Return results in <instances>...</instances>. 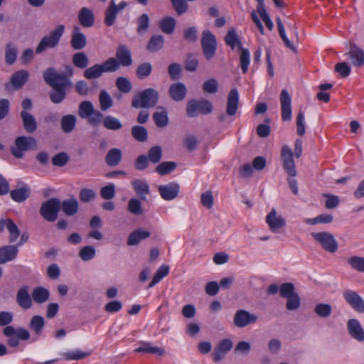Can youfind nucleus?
I'll use <instances>...</instances> for the list:
<instances>
[{"instance_id":"nucleus-1","label":"nucleus","mask_w":364,"mask_h":364,"mask_svg":"<svg viewBox=\"0 0 364 364\" xmlns=\"http://www.w3.org/2000/svg\"><path fill=\"white\" fill-rule=\"evenodd\" d=\"M159 99L156 90L148 88L136 94L132 99V106L134 108H150L154 107Z\"/></svg>"},{"instance_id":"nucleus-2","label":"nucleus","mask_w":364,"mask_h":364,"mask_svg":"<svg viewBox=\"0 0 364 364\" xmlns=\"http://www.w3.org/2000/svg\"><path fill=\"white\" fill-rule=\"evenodd\" d=\"M64 31V25L60 24L57 26L54 29L50 31L48 35L42 38L36 49V53L39 54L43 53L47 48H53L56 47L58 45Z\"/></svg>"},{"instance_id":"nucleus-3","label":"nucleus","mask_w":364,"mask_h":364,"mask_svg":"<svg viewBox=\"0 0 364 364\" xmlns=\"http://www.w3.org/2000/svg\"><path fill=\"white\" fill-rule=\"evenodd\" d=\"M45 82L53 89H65L72 86V82L64 75L60 74L53 68H48L43 75Z\"/></svg>"},{"instance_id":"nucleus-4","label":"nucleus","mask_w":364,"mask_h":364,"mask_svg":"<svg viewBox=\"0 0 364 364\" xmlns=\"http://www.w3.org/2000/svg\"><path fill=\"white\" fill-rule=\"evenodd\" d=\"M37 148V141L32 136H18L15 140V146L11 148L14 156L21 159L23 152L28 150H35Z\"/></svg>"},{"instance_id":"nucleus-5","label":"nucleus","mask_w":364,"mask_h":364,"mask_svg":"<svg viewBox=\"0 0 364 364\" xmlns=\"http://www.w3.org/2000/svg\"><path fill=\"white\" fill-rule=\"evenodd\" d=\"M60 210V200L52 198L41 204L40 213L48 222H53L58 218V213Z\"/></svg>"},{"instance_id":"nucleus-6","label":"nucleus","mask_w":364,"mask_h":364,"mask_svg":"<svg viewBox=\"0 0 364 364\" xmlns=\"http://www.w3.org/2000/svg\"><path fill=\"white\" fill-rule=\"evenodd\" d=\"M201 47L203 53L206 60H211L215 55L217 50V40L213 33L205 30L202 33Z\"/></svg>"},{"instance_id":"nucleus-7","label":"nucleus","mask_w":364,"mask_h":364,"mask_svg":"<svg viewBox=\"0 0 364 364\" xmlns=\"http://www.w3.org/2000/svg\"><path fill=\"white\" fill-rule=\"evenodd\" d=\"M3 333L9 338L7 343L12 347L18 346L19 340L26 341L30 338L29 332L23 328H14L11 326H7L4 328Z\"/></svg>"},{"instance_id":"nucleus-8","label":"nucleus","mask_w":364,"mask_h":364,"mask_svg":"<svg viewBox=\"0 0 364 364\" xmlns=\"http://www.w3.org/2000/svg\"><path fill=\"white\" fill-rule=\"evenodd\" d=\"M311 236L325 250L331 253L337 251L338 242L331 233L328 232H312Z\"/></svg>"},{"instance_id":"nucleus-9","label":"nucleus","mask_w":364,"mask_h":364,"mask_svg":"<svg viewBox=\"0 0 364 364\" xmlns=\"http://www.w3.org/2000/svg\"><path fill=\"white\" fill-rule=\"evenodd\" d=\"M213 111L212 104L208 100L196 101L195 100L188 102L186 112L188 117H194L199 114H208Z\"/></svg>"},{"instance_id":"nucleus-10","label":"nucleus","mask_w":364,"mask_h":364,"mask_svg":"<svg viewBox=\"0 0 364 364\" xmlns=\"http://www.w3.org/2000/svg\"><path fill=\"white\" fill-rule=\"evenodd\" d=\"M281 160L282 161L283 168L288 176L295 177L296 176V166L293 158V152L289 146L285 145L282 147Z\"/></svg>"},{"instance_id":"nucleus-11","label":"nucleus","mask_w":364,"mask_h":364,"mask_svg":"<svg viewBox=\"0 0 364 364\" xmlns=\"http://www.w3.org/2000/svg\"><path fill=\"white\" fill-rule=\"evenodd\" d=\"M258 320L257 316L245 309H239L236 311L233 323L238 328H244L255 323Z\"/></svg>"},{"instance_id":"nucleus-12","label":"nucleus","mask_w":364,"mask_h":364,"mask_svg":"<svg viewBox=\"0 0 364 364\" xmlns=\"http://www.w3.org/2000/svg\"><path fill=\"white\" fill-rule=\"evenodd\" d=\"M265 222L269 226V230L272 232H278L280 229L286 226L285 219L274 208L267 215Z\"/></svg>"},{"instance_id":"nucleus-13","label":"nucleus","mask_w":364,"mask_h":364,"mask_svg":"<svg viewBox=\"0 0 364 364\" xmlns=\"http://www.w3.org/2000/svg\"><path fill=\"white\" fill-rule=\"evenodd\" d=\"M349 336L359 343L364 342V328L357 318H350L346 324Z\"/></svg>"},{"instance_id":"nucleus-14","label":"nucleus","mask_w":364,"mask_h":364,"mask_svg":"<svg viewBox=\"0 0 364 364\" xmlns=\"http://www.w3.org/2000/svg\"><path fill=\"white\" fill-rule=\"evenodd\" d=\"M346 301L358 313H364V301L355 291L347 289L343 293Z\"/></svg>"},{"instance_id":"nucleus-15","label":"nucleus","mask_w":364,"mask_h":364,"mask_svg":"<svg viewBox=\"0 0 364 364\" xmlns=\"http://www.w3.org/2000/svg\"><path fill=\"white\" fill-rule=\"evenodd\" d=\"M282 118L284 121L291 119V98L287 90H282L279 96Z\"/></svg>"},{"instance_id":"nucleus-16","label":"nucleus","mask_w":364,"mask_h":364,"mask_svg":"<svg viewBox=\"0 0 364 364\" xmlns=\"http://www.w3.org/2000/svg\"><path fill=\"white\" fill-rule=\"evenodd\" d=\"M355 67H361L364 65V50L358 46L355 43L350 44L349 51L346 54Z\"/></svg>"},{"instance_id":"nucleus-17","label":"nucleus","mask_w":364,"mask_h":364,"mask_svg":"<svg viewBox=\"0 0 364 364\" xmlns=\"http://www.w3.org/2000/svg\"><path fill=\"white\" fill-rule=\"evenodd\" d=\"M18 254V246L7 245L0 248V264H4L16 259Z\"/></svg>"},{"instance_id":"nucleus-18","label":"nucleus","mask_w":364,"mask_h":364,"mask_svg":"<svg viewBox=\"0 0 364 364\" xmlns=\"http://www.w3.org/2000/svg\"><path fill=\"white\" fill-rule=\"evenodd\" d=\"M4 228L9 232V242H15L20 236V230L17 225L11 219H1L0 220V232H2Z\"/></svg>"},{"instance_id":"nucleus-19","label":"nucleus","mask_w":364,"mask_h":364,"mask_svg":"<svg viewBox=\"0 0 364 364\" xmlns=\"http://www.w3.org/2000/svg\"><path fill=\"white\" fill-rule=\"evenodd\" d=\"M87 44L86 36L81 32L80 28L75 26L71 33L70 45L76 50L83 49Z\"/></svg>"},{"instance_id":"nucleus-20","label":"nucleus","mask_w":364,"mask_h":364,"mask_svg":"<svg viewBox=\"0 0 364 364\" xmlns=\"http://www.w3.org/2000/svg\"><path fill=\"white\" fill-rule=\"evenodd\" d=\"M28 287H21L16 294V302L23 309H28L32 306V298L28 293Z\"/></svg>"},{"instance_id":"nucleus-21","label":"nucleus","mask_w":364,"mask_h":364,"mask_svg":"<svg viewBox=\"0 0 364 364\" xmlns=\"http://www.w3.org/2000/svg\"><path fill=\"white\" fill-rule=\"evenodd\" d=\"M179 190V185L174 182L161 186V197L166 200H172L178 196Z\"/></svg>"},{"instance_id":"nucleus-22","label":"nucleus","mask_w":364,"mask_h":364,"mask_svg":"<svg viewBox=\"0 0 364 364\" xmlns=\"http://www.w3.org/2000/svg\"><path fill=\"white\" fill-rule=\"evenodd\" d=\"M77 18L80 24L85 28H90L95 23L93 11L87 7H82L80 9L77 15Z\"/></svg>"},{"instance_id":"nucleus-23","label":"nucleus","mask_w":364,"mask_h":364,"mask_svg":"<svg viewBox=\"0 0 364 364\" xmlns=\"http://www.w3.org/2000/svg\"><path fill=\"white\" fill-rule=\"evenodd\" d=\"M232 348V342L230 339L222 340L214 350L213 354L214 361H220Z\"/></svg>"},{"instance_id":"nucleus-24","label":"nucleus","mask_w":364,"mask_h":364,"mask_svg":"<svg viewBox=\"0 0 364 364\" xmlns=\"http://www.w3.org/2000/svg\"><path fill=\"white\" fill-rule=\"evenodd\" d=\"M79 209V203L74 197L66 199L60 202V210L67 216L75 215Z\"/></svg>"},{"instance_id":"nucleus-25","label":"nucleus","mask_w":364,"mask_h":364,"mask_svg":"<svg viewBox=\"0 0 364 364\" xmlns=\"http://www.w3.org/2000/svg\"><path fill=\"white\" fill-rule=\"evenodd\" d=\"M239 102V94L237 89H232L228 97L226 112L229 116L235 114L237 110Z\"/></svg>"},{"instance_id":"nucleus-26","label":"nucleus","mask_w":364,"mask_h":364,"mask_svg":"<svg viewBox=\"0 0 364 364\" xmlns=\"http://www.w3.org/2000/svg\"><path fill=\"white\" fill-rule=\"evenodd\" d=\"M29 73L26 70H18L15 72L11 77V83L16 90L21 88L28 81Z\"/></svg>"},{"instance_id":"nucleus-27","label":"nucleus","mask_w":364,"mask_h":364,"mask_svg":"<svg viewBox=\"0 0 364 364\" xmlns=\"http://www.w3.org/2000/svg\"><path fill=\"white\" fill-rule=\"evenodd\" d=\"M116 56L119 65L129 66L132 63L131 53L125 46H119L117 48Z\"/></svg>"},{"instance_id":"nucleus-28","label":"nucleus","mask_w":364,"mask_h":364,"mask_svg":"<svg viewBox=\"0 0 364 364\" xmlns=\"http://www.w3.org/2000/svg\"><path fill=\"white\" fill-rule=\"evenodd\" d=\"M150 236L149 231L144 230L141 228L137 229L131 232L127 239V245L134 246L138 245L142 240H144Z\"/></svg>"},{"instance_id":"nucleus-29","label":"nucleus","mask_w":364,"mask_h":364,"mask_svg":"<svg viewBox=\"0 0 364 364\" xmlns=\"http://www.w3.org/2000/svg\"><path fill=\"white\" fill-rule=\"evenodd\" d=\"M20 114L26 131L28 133H33L37 129V123L34 117L26 111H21Z\"/></svg>"},{"instance_id":"nucleus-30","label":"nucleus","mask_w":364,"mask_h":364,"mask_svg":"<svg viewBox=\"0 0 364 364\" xmlns=\"http://www.w3.org/2000/svg\"><path fill=\"white\" fill-rule=\"evenodd\" d=\"M132 185L136 193L142 200H146V196L149 194V185L144 181L134 179L132 181Z\"/></svg>"},{"instance_id":"nucleus-31","label":"nucleus","mask_w":364,"mask_h":364,"mask_svg":"<svg viewBox=\"0 0 364 364\" xmlns=\"http://www.w3.org/2000/svg\"><path fill=\"white\" fill-rule=\"evenodd\" d=\"M32 299L38 304L46 302L50 297V291L45 287H38L33 289Z\"/></svg>"},{"instance_id":"nucleus-32","label":"nucleus","mask_w":364,"mask_h":364,"mask_svg":"<svg viewBox=\"0 0 364 364\" xmlns=\"http://www.w3.org/2000/svg\"><path fill=\"white\" fill-rule=\"evenodd\" d=\"M169 93L174 100L181 101L186 95V86L181 82L175 83L171 86Z\"/></svg>"},{"instance_id":"nucleus-33","label":"nucleus","mask_w":364,"mask_h":364,"mask_svg":"<svg viewBox=\"0 0 364 364\" xmlns=\"http://www.w3.org/2000/svg\"><path fill=\"white\" fill-rule=\"evenodd\" d=\"M30 189L27 186L13 190L10 192L11 198L16 202L22 203L30 196Z\"/></svg>"},{"instance_id":"nucleus-34","label":"nucleus","mask_w":364,"mask_h":364,"mask_svg":"<svg viewBox=\"0 0 364 364\" xmlns=\"http://www.w3.org/2000/svg\"><path fill=\"white\" fill-rule=\"evenodd\" d=\"M122 158V151L117 148L111 149L105 158L107 164L109 166H115L119 164Z\"/></svg>"},{"instance_id":"nucleus-35","label":"nucleus","mask_w":364,"mask_h":364,"mask_svg":"<svg viewBox=\"0 0 364 364\" xmlns=\"http://www.w3.org/2000/svg\"><path fill=\"white\" fill-rule=\"evenodd\" d=\"M77 118L75 115L68 114L61 118V129L65 133L71 132L75 127Z\"/></svg>"},{"instance_id":"nucleus-36","label":"nucleus","mask_w":364,"mask_h":364,"mask_svg":"<svg viewBox=\"0 0 364 364\" xmlns=\"http://www.w3.org/2000/svg\"><path fill=\"white\" fill-rule=\"evenodd\" d=\"M131 133L134 139L139 142L143 143L148 139V132L143 126H133L131 129Z\"/></svg>"},{"instance_id":"nucleus-37","label":"nucleus","mask_w":364,"mask_h":364,"mask_svg":"<svg viewBox=\"0 0 364 364\" xmlns=\"http://www.w3.org/2000/svg\"><path fill=\"white\" fill-rule=\"evenodd\" d=\"M103 126L109 130L117 131L122 128L121 121L112 115H107L103 119Z\"/></svg>"},{"instance_id":"nucleus-38","label":"nucleus","mask_w":364,"mask_h":364,"mask_svg":"<svg viewBox=\"0 0 364 364\" xmlns=\"http://www.w3.org/2000/svg\"><path fill=\"white\" fill-rule=\"evenodd\" d=\"M73 65L80 69H85L89 65V58L83 52L75 53L72 58Z\"/></svg>"},{"instance_id":"nucleus-39","label":"nucleus","mask_w":364,"mask_h":364,"mask_svg":"<svg viewBox=\"0 0 364 364\" xmlns=\"http://www.w3.org/2000/svg\"><path fill=\"white\" fill-rule=\"evenodd\" d=\"M45 326V320L41 316H34L31 318L29 323V328L37 336L41 334L42 330Z\"/></svg>"},{"instance_id":"nucleus-40","label":"nucleus","mask_w":364,"mask_h":364,"mask_svg":"<svg viewBox=\"0 0 364 364\" xmlns=\"http://www.w3.org/2000/svg\"><path fill=\"white\" fill-rule=\"evenodd\" d=\"M119 13L116 10L115 3L110 2L108 8L105 11V24L107 26H112L116 20L117 16Z\"/></svg>"},{"instance_id":"nucleus-41","label":"nucleus","mask_w":364,"mask_h":364,"mask_svg":"<svg viewBox=\"0 0 364 364\" xmlns=\"http://www.w3.org/2000/svg\"><path fill=\"white\" fill-rule=\"evenodd\" d=\"M103 74L100 64H95L87 69L83 73L84 77L87 80H94L100 77Z\"/></svg>"},{"instance_id":"nucleus-42","label":"nucleus","mask_w":364,"mask_h":364,"mask_svg":"<svg viewBox=\"0 0 364 364\" xmlns=\"http://www.w3.org/2000/svg\"><path fill=\"white\" fill-rule=\"evenodd\" d=\"M62 358L66 360H82L89 355V353L83 352L80 349L60 353Z\"/></svg>"},{"instance_id":"nucleus-43","label":"nucleus","mask_w":364,"mask_h":364,"mask_svg":"<svg viewBox=\"0 0 364 364\" xmlns=\"http://www.w3.org/2000/svg\"><path fill=\"white\" fill-rule=\"evenodd\" d=\"M99 101L102 111H106L113 105V100L110 95L105 90L100 91Z\"/></svg>"},{"instance_id":"nucleus-44","label":"nucleus","mask_w":364,"mask_h":364,"mask_svg":"<svg viewBox=\"0 0 364 364\" xmlns=\"http://www.w3.org/2000/svg\"><path fill=\"white\" fill-rule=\"evenodd\" d=\"M128 211L134 215H141L144 213L141 203L137 198H131L127 204Z\"/></svg>"},{"instance_id":"nucleus-45","label":"nucleus","mask_w":364,"mask_h":364,"mask_svg":"<svg viewBox=\"0 0 364 364\" xmlns=\"http://www.w3.org/2000/svg\"><path fill=\"white\" fill-rule=\"evenodd\" d=\"M225 43L230 46L232 50L237 46L239 48H242V44L238 38L233 28L230 29L225 37Z\"/></svg>"},{"instance_id":"nucleus-46","label":"nucleus","mask_w":364,"mask_h":364,"mask_svg":"<svg viewBox=\"0 0 364 364\" xmlns=\"http://www.w3.org/2000/svg\"><path fill=\"white\" fill-rule=\"evenodd\" d=\"M95 111L93 105L90 101H83L79 105L78 114L82 119H87Z\"/></svg>"},{"instance_id":"nucleus-47","label":"nucleus","mask_w":364,"mask_h":364,"mask_svg":"<svg viewBox=\"0 0 364 364\" xmlns=\"http://www.w3.org/2000/svg\"><path fill=\"white\" fill-rule=\"evenodd\" d=\"M17 57L16 46L11 43H8L5 50L6 63L11 65L14 63Z\"/></svg>"},{"instance_id":"nucleus-48","label":"nucleus","mask_w":364,"mask_h":364,"mask_svg":"<svg viewBox=\"0 0 364 364\" xmlns=\"http://www.w3.org/2000/svg\"><path fill=\"white\" fill-rule=\"evenodd\" d=\"M95 255L96 250L91 245L84 246L79 251V257L85 262L91 260Z\"/></svg>"},{"instance_id":"nucleus-49","label":"nucleus","mask_w":364,"mask_h":364,"mask_svg":"<svg viewBox=\"0 0 364 364\" xmlns=\"http://www.w3.org/2000/svg\"><path fill=\"white\" fill-rule=\"evenodd\" d=\"M137 28L136 31L138 34L143 35L144 34L149 27V18L147 14H141L137 19L136 21Z\"/></svg>"},{"instance_id":"nucleus-50","label":"nucleus","mask_w":364,"mask_h":364,"mask_svg":"<svg viewBox=\"0 0 364 364\" xmlns=\"http://www.w3.org/2000/svg\"><path fill=\"white\" fill-rule=\"evenodd\" d=\"M175 27L176 21L173 17H165L161 20V30L165 33H172Z\"/></svg>"},{"instance_id":"nucleus-51","label":"nucleus","mask_w":364,"mask_h":364,"mask_svg":"<svg viewBox=\"0 0 364 364\" xmlns=\"http://www.w3.org/2000/svg\"><path fill=\"white\" fill-rule=\"evenodd\" d=\"M348 263L352 269L360 272H364V257L352 256L348 259Z\"/></svg>"},{"instance_id":"nucleus-52","label":"nucleus","mask_w":364,"mask_h":364,"mask_svg":"<svg viewBox=\"0 0 364 364\" xmlns=\"http://www.w3.org/2000/svg\"><path fill=\"white\" fill-rule=\"evenodd\" d=\"M314 312L320 317L327 318L332 313V307L328 304H318L314 307Z\"/></svg>"},{"instance_id":"nucleus-53","label":"nucleus","mask_w":364,"mask_h":364,"mask_svg":"<svg viewBox=\"0 0 364 364\" xmlns=\"http://www.w3.org/2000/svg\"><path fill=\"white\" fill-rule=\"evenodd\" d=\"M103 73H112L117 70L119 68V63L114 58H109L103 63L100 64Z\"/></svg>"},{"instance_id":"nucleus-54","label":"nucleus","mask_w":364,"mask_h":364,"mask_svg":"<svg viewBox=\"0 0 364 364\" xmlns=\"http://www.w3.org/2000/svg\"><path fill=\"white\" fill-rule=\"evenodd\" d=\"M250 62V54L247 48H241V54L240 56V63L241 70L243 73H246Z\"/></svg>"},{"instance_id":"nucleus-55","label":"nucleus","mask_w":364,"mask_h":364,"mask_svg":"<svg viewBox=\"0 0 364 364\" xmlns=\"http://www.w3.org/2000/svg\"><path fill=\"white\" fill-rule=\"evenodd\" d=\"M116 86L118 90L124 93L129 92L132 89L131 82L124 77H119L116 80Z\"/></svg>"},{"instance_id":"nucleus-56","label":"nucleus","mask_w":364,"mask_h":364,"mask_svg":"<svg viewBox=\"0 0 364 364\" xmlns=\"http://www.w3.org/2000/svg\"><path fill=\"white\" fill-rule=\"evenodd\" d=\"M136 353H158L159 352V348L154 346L149 342H141L140 346L134 350Z\"/></svg>"},{"instance_id":"nucleus-57","label":"nucleus","mask_w":364,"mask_h":364,"mask_svg":"<svg viewBox=\"0 0 364 364\" xmlns=\"http://www.w3.org/2000/svg\"><path fill=\"white\" fill-rule=\"evenodd\" d=\"M279 293L282 297L286 299L296 294V292H295L294 285L290 282L282 284L279 287Z\"/></svg>"},{"instance_id":"nucleus-58","label":"nucleus","mask_w":364,"mask_h":364,"mask_svg":"<svg viewBox=\"0 0 364 364\" xmlns=\"http://www.w3.org/2000/svg\"><path fill=\"white\" fill-rule=\"evenodd\" d=\"M100 196L105 200H111L115 196V186L109 183L100 189Z\"/></svg>"},{"instance_id":"nucleus-59","label":"nucleus","mask_w":364,"mask_h":364,"mask_svg":"<svg viewBox=\"0 0 364 364\" xmlns=\"http://www.w3.org/2000/svg\"><path fill=\"white\" fill-rule=\"evenodd\" d=\"M287 299L286 308L289 311H296L300 307L301 299L297 293Z\"/></svg>"},{"instance_id":"nucleus-60","label":"nucleus","mask_w":364,"mask_h":364,"mask_svg":"<svg viewBox=\"0 0 364 364\" xmlns=\"http://www.w3.org/2000/svg\"><path fill=\"white\" fill-rule=\"evenodd\" d=\"M151 70L152 68L150 63H144L137 68L136 76L139 79H144L151 74Z\"/></svg>"},{"instance_id":"nucleus-61","label":"nucleus","mask_w":364,"mask_h":364,"mask_svg":"<svg viewBox=\"0 0 364 364\" xmlns=\"http://www.w3.org/2000/svg\"><path fill=\"white\" fill-rule=\"evenodd\" d=\"M65 89H53V92L50 93V99L52 102L59 104L62 102L66 96Z\"/></svg>"},{"instance_id":"nucleus-62","label":"nucleus","mask_w":364,"mask_h":364,"mask_svg":"<svg viewBox=\"0 0 364 364\" xmlns=\"http://www.w3.org/2000/svg\"><path fill=\"white\" fill-rule=\"evenodd\" d=\"M218 89V83L215 79L211 78L206 80L203 85V90L208 94H215Z\"/></svg>"},{"instance_id":"nucleus-63","label":"nucleus","mask_w":364,"mask_h":364,"mask_svg":"<svg viewBox=\"0 0 364 364\" xmlns=\"http://www.w3.org/2000/svg\"><path fill=\"white\" fill-rule=\"evenodd\" d=\"M69 156L65 152H60L52 158V164L55 166H64L68 161Z\"/></svg>"},{"instance_id":"nucleus-64","label":"nucleus","mask_w":364,"mask_h":364,"mask_svg":"<svg viewBox=\"0 0 364 364\" xmlns=\"http://www.w3.org/2000/svg\"><path fill=\"white\" fill-rule=\"evenodd\" d=\"M96 197V193L92 189L82 188L79 194V198L82 202L87 203L92 200Z\"/></svg>"}]
</instances>
